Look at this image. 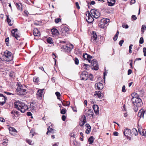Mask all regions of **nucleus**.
Listing matches in <instances>:
<instances>
[{"label": "nucleus", "mask_w": 146, "mask_h": 146, "mask_svg": "<svg viewBox=\"0 0 146 146\" xmlns=\"http://www.w3.org/2000/svg\"><path fill=\"white\" fill-rule=\"evenodd\" d=\"M15 108L20 111L22 113H24L27 109L24 104L19 101H16L14 104Z\"/></svg>", "instance_id": "nucleus-1"}, {"label": "nucleus", "mask_w": 146, "mask_h": 146, "mask_svg": "<svg viewBox=\"0 0 146 146\" xmlns=\"http://www.w3.org/2000/svg\"><path fill=\"white\" fill-rule=\"evenodd\" d=\"M132 95L131 101L133 104L134 105H136L137 107L141 106L143 105V102L141 100L139 97H137L136 93H135L134 97Z\"/></svg>", "instance_id": "nucleus-2"}, {"label": "nucleus", "mask_w": 146, "mask_h": 146, "mask_svg": "<svg viewBox=\"0 0 146 146\" xmlns=\"http://www.w3.org/2000/svg\"><path fill=\"white\" fill-rule=\"evenodd\" d=\"M17 87L16 89L17 94L19 95H24L27 93L26 88L23 87L21 85L18 84L17 85Z\"/></svg>", "instance_id": "nucleus-3"}, {"label": "nucleus", "mask_w": 146, "mask_h": 146, "mask_svg": "<svg viewBox=\"0 0 146 146\" xmlns=\"http://www.w3.org/2000/svg\"><path fill=\"white\" fill-rule=\"evenodd\" d=\"M74 47L73 45L70 44H67L66 45L63 46L62 48L66 52L70 51Z\"/></svg>", "instance_id": "nucleus-4"}, {"label": "nucleus", "mask_w": 146, "mask_h": 146, "mask_svg": "<svg viewBox=\"0 0 146 146\" xmlns=\"http://www.w3.org/2000/svg\"><path fill=\"white\" fill-rule=\"evenodd\" d=\"M4 56L6 58V60L7 61H11L13 59L11 53L7 50H6L4 52Z\"/></svg>", "instance_id": "nucleus-5"}, {"label": "nucleus", "mask_w": 146, "mask_h": 146, "mask_svg": "<svg viewBox=\"0 0 146 146\" xmlns=\"http://www.w3.org/2000/svg\"><path fill=\"white\" fill-rule=\"evenodd\" d=\"M60 31V34L62 36H65L68 34L69 29L66 27H61Z\"/></svg>", "instance_id": "nucleus-6"}, {"label": "nucleus", "mask_w": 146, "mask_h": 146, "mask_svg": "<svg viewBox=\"0 0 146 146\" xmlns=\"http://www.w3.org/2000/svg\"><path fill=\"white\" fill-rule=\"evenodd\" d=\"M91 67L92 69L95 70H97L98 69V65L96 60L95 59L92 60Z\"/></svg>", "instance_id": "nucleus-7"}, {"label": "nucleus", "mask_w": 146, "mask_h": 146, "mask_svg": "<svg viewBox=\"0 0 146 146\" xmlns=\"http://www.w3.org/2000/svg\"><path fill=\"white\" fill-rule=\"evenodd\" d=\"M80 77L81 78V80H87L88 78V72L85 71L82 72L80 75Z\"/></svg>", "instance_id": "nucleus-8"}, {"label": "nucleus", "mask_w": 146, "mask_h": 146, "mask_svg": "<svg viewBox=\"0 0 146 146\" xmlns=\"http://www.w3.org/2000/svg\"><path fill=\"white\" fill-rule=\"evenodd\" d=\"M90 12L94 17L96 19L98 18L100 16V13L95 9H92Z\"/></svg>", "instance_id": "nucleus-9"}, {"label": "nucleus", "mask_w": 146, "mask_h": 146, "mask_svg": "<svg viewBox=\"0 0 146 146\" xmlns=\"http://www.w3.org/2000/svg\"><path fill=\"white\" fill-rule=\"evenodd\" d=\"M7 98L3 94H0V105L3 106L6 102Z\"/></svg>", "instance_id": "nucleus-10"}, {"label": "nucleus", "mask_w": 146, "mask_h": 146, "mask_svg": "<svg viewBox=\"0 0 146 146\" xmlns=\"http://www.w3.org/2000/svg\"><path fill=\"white\" fill-rule=\"evenodd\" d=\"M86 19L88 23H91L94 21V19L89 13L86 14Z\"/></svg>", "instance_id": "nucleus-11"}, {"label": "nucleus", "mask_w": 146, "mask_h": 146, "mask_svg": "<svg viewBox=\"0 0 146 146\" xmlns=\"http://www.w3.org/2000/svg\"><path fill=\"white\" fill-rule=\"evenodd\" d=\"M83 57L85 59L88 60L89 63H90L91 59L94 58V56H91L90 55L85 53L83 54Z\"/></svg>", "instance_id": "nucleus-12"}, {"label": "nucleus", "mask_w": 146, "mask_h": 146, "mask_svg": "<svg viewBox=\"0 0 146 146\" xmlns=\"http://www.w3.org/2000/svg\"><path fill=\"white\" fill-rule=\"evenodd\" d=\"M17 31V29H13L11 32L12 36L15 37L17 40H19L20 36L16 33Z\"/></svg>", "instance_id": "nucleus-13"}, {"label": "nucleus", "mask_w": 146, "mask_h": 146, "mask_svg": "<svg viewBox=\"0 0 146 146\" xmlns=\"http://www.w3.org/2000/svg\"><path fill=\"white\" fill-rule=\"evenodd\" d=\"M43 90L44 89H39L37 92V97L39 100H41L42 98Z\"/></svg>", "instance_id": "nucleus-14"}, {"label": "nucleus", "mask_w": 146, "mask_h": 146, "mask_svg": "<svg viewBox=\"0 0 146 146\" xmlns=\"http://www.w3.org/2000/svg\"><path fill=\"white\" fill-rule=\"evenodd\" d=\"M97 36L95 32H93L92 36L91 39V41L94 43H96V40Z\"/></svg>", "instance_id": "nucleus-15"}, {"label": "nucleus", "mask_w": 146, "mask_h": 146, "mask_svg": "<svg viewBox=\"0 0 146 146\" xmlns=\"http://www.w3.org/2000/svg\"><path fill=\"white\" fill-rule=\"evenodd\" d=\"M123 133L126 137L129 135H131L132 134L130 129H125L123 131Z\"/></svg>", "instance_id": "nucleus-16"}, {"label": "nucleus", "mask_w": 146, "mask_h": 146, "mask_svg": "<svg viewBox=\"0 0 146 146\" xmlns=\"http://www.w3.org/2000/svg\"><path fill=\"white\" fill-rule=\"evenodd\" d=\"M51 32L53 37H56L58 35L59 32L58 30L56 29H53L51 30Z\"/></svg>", "instance_id": "nucleus-17"}, {"label": "nucleus", "mask_w": 146, "mask_h": 146, "mask_svg": "<svg viewBox=\"0 0 146 146\" xmlns=\"http://www.w3.org/2000/svg\"><path fill=\"white\" fill-rule=\"evenodd\" d=\"M95 87L98 90H102L104 88L103 85L101 83H96L95 85Z\"/></svg>", "instance_id": "nucleus-18"}, {"label": "nucleus", "mask_w": 146, "mask_h": 146, "mask_svg": "<svg viewBox=\"0 0 146 146\" xmlns=\"http://www.w3.org/2000/svg\"><path fill=\"white\" fill-rule=\"evenodd\" d=\"M34 35L35 36H39L40 35V32L36 28H34L33 31Z\"/></svg>", "instance_id": "nucleus-19"}, {"label": "nucleus", "mask_w": 146, "mask_h": 146, "mask_svg": "<svg viewBox=\"0 0 146 146\" xmlns=\"http://www.w3.org/2000/svg\"><path fill=\"white\" fill-rule=\"evenodd\" d=\"M36 105L35 103L32 102L30 104V108H31V111L32 110H36Z\"/></svg>", "instance_id": "nucleus-20"}, {"label": "nucleus", "mask_w": 146, "mask_h": 146, "mask_svg": "<svg viewBox=\"0 0 146 146\" xmlns=\"http://www.w3.org/2000/svg\"><path fill=\"white\" fill-rule=\"evenodd\" d=\"M115 0H108V5L110 6H112L115 4Z\"/></svg>", "instance_id": "nucleus-21"}, {"label": "nucleus", "mask_w": 146, "mask_h": 146, "mask_svg": "<svg viewBox=\"0 0 146 146\" xmlns=\"http://www.w3.org/2000/svg\"><path fill=\"white\" fill-rule=\"evenodd\" d=\"M145 112V111L143 110H140L138 113L137 114L138 116L140 117H142L143 118L144 114Z\"/></svg>", "instance_id": "nucleus-22"}, {"label": "nucleus", "mask_w": 146, "mask_h": 146, "mask_svg": "<svg viewBox=\"0 0 146 146\" xmlns=\"http://www.w3.org/2000/svg\"><path fill=\"white\" fill-rule=\"evenodd\" d=\"M93 108L94 110V112L96 114L99 113V107L96 105H94L93 106Z\"/></svg>", "instance_id": "nucleus-23"}, {"label": "nucleus", "mask_w": 146, "mask_h": 146, "mask_svg": "<svg viewBox=\"0 0 146 146\" xmlns=\"http://www.w3.org/2000/svg\"><path fill=\"white\" fill-rule=\"evenodd\" d=\"M106 24V23H104V20L102 19L98 25L100 28H102L104 27Z\"/></svg>", "instance_id": "nucleus-24"}, {"label": "nucleus", "mask_w": 146, "mask_h": 146, "mask_svg": "<svg viewBox=\"0 0 146 146\" xmlns=\"http://www.w3.org/2000/svg\"><path fill=\"white\" fill-rule=\"evenodd\" d=\"M94 113L92 110L91 109L89 110L86 113V115L87 117L89 116L90 115L92 116H93Z\"/></svg>", "instance_id": "nucleus-25"}, {"label": "nucleus", "mask_w": 146, "mask_h": 146, "mask_svg": "<svg viewBox=\"0 0 146 146\" xmlns=\"http://www.w3.org/2000/svg\"><path fill=\"white\" fill-rule=\"evenodd\" d=\"M16 6L17 9L19 10H21L22 9V5L20 3H17Z\"/></svg>", "instance_id": "nucleus-26"}, {"label": "nucleus", "mask_w": 146, "mask_h": 146, "mask_svg": "<svg viewBox=\"0 0 146 146\" xmlns=\"http://www.w3.org/2000/svg\"><path fill=\"white\" fill-rule=\"evenodd\" d=\"M35 134V132L34 129H31L29 133V136L32 137Z\"/></svg>", "instance_id": "nucleus-27"}, {"label": "nucleus", "mask_w": 146, "mask_h": 146, "mask_svg": "<svg viewBox=\"0 0 146 146\" xmlns=\"http://www.w3.org/2000/svg\"><path fill=\"white\" fill-rule=\"evenodd\" d=\"M94 137L93 136H90L88 139V141L89 142V144H92L94 141Z\"/></svg>", "instance_id": "nucleus-28"}, {"label": "nucleus", "mask_w": 146, "mask_h": 146, "mask_svg": "<svg viewBox=\"0 0 146 146\" xmlns=\"http://www.w3.org/2000/svg\"><path fill=\"white\" fill-rule=\"evenodd\" d=\"M61 101L62 103V105L64 106H68L70 105V102H63L61 100H60Z\"/></svg>", "instance_id": "nucleus-29"}, {"label": "nucleus", "mask_w": 146, "mask_h": 146, "mask_svg": "<svg viewBox=\"0 0 146 146\" xmlns=\"http://www.w3.org/2000/svg\"><path fill=\"white\" fill-rule=\"evenodd\" d=\"M80 121L85 122V123L86 121V118L85 115H84L82 116L80 119Z\"/></svg>", "instance_id": "nucleus-30"}, {"label": "nucleus", "mask_w": 146, "mask_h": 146, "mask_svg": "<svg viewBox=\"0 0 146 146\" xmlns=\"http://www.w3.org/2000/svg\"><path fill=\"white\" fill-rule=\"evenodd\" d=\"M10 133L11 132H17V130L14 128L11 127L9 128Z\"/></svg>", "instance_id": "nucleus-31"}, {"label": "nucleus", "mask_w": 146, "mask_h": 146, "mask_svg": "<svg viewBox=\"0 0 146 146\" xmlns=\"http://www.w3.org/2000/svg\"><path fill=\"white\" fill-rule=\"evenodd\" d=\"M48 129L49 130V133H54V131H56L54 129H53L52 128H50V126H49L48 128L47 129L48 130Z\"/></svg>", "instance_id": "nucleus-32"}, {"label": "nucleus", "mask_w": 146, "mask_h": 146, "mask_svg": "<svg viewBox=\"0 0 146 146\" xmlns=\"http://www.w3.org/2000/svg\"><path fill=\"white\" fill-rule=\"evenodd\" d=\"M132 131L133 132L135 136H136L138 135V133L137 129H136L134 128H133L132 129Z\"/></svg>", "instance_id": "nucleus-33"}, {"label": "nucleus", "mask_w": 146, "mask_h": 146, "mask_svg": "<svg viewBox=\"0 0 146 146\" xmlns=\"http://www.w3.org/2000/svg\"><path fill=\"white\" fill-rule=\"evenodd\" d=\"M55 94L57 97V99L58 100H60V98H59V97L61 96L60 93L59 92H55Z\"/></svg>", "instance_id": "nucleus-34"}, {"label": "nucleus", "mask_w": 146, "mask_h": 146, "mask_svg": "<svg viewBox=\"0 0 146 146\" xmlns=\"http://www.w3.org/2000/svg\"><path fill=\"white\" fill-rule=\"evenodd\" d=\"M7 21L10 26H11L12 25L13 23L11 22V20L8 17H7Z\"/></svg>", "instance_id": "nucleus-35"}, {"label": "nucleus", "mask_w": 146, "mask_h": 146, "mask_svg": "<svg viewBox=\"0 0 146 146\" xmlns=\"http://www.w3.org/2000/svg\"><path fill=\"white\" fill-rule=\"evenodd\" d=\"M146 25H143L142 26V27L141 29V31L143 33L144 32V30H146Z\"/></svg>", "instance_id": "nucleus-36"}, {"label": "nucleus", "mask_w": 146, "mask_h": 146, "mask_svg": "<svg viewBox=\"0 0 146 146\" xmlns=\"http://www.w3.org/2000/svg\"><path fill=\"white\" fill-rule=\"evenodd\" d=\"M47 40L48 43L50 44H51L52 43V39L50 37L48 38L47 39Z\"/></svg>", "instance_id": "nucleus-37"}, {"label": "nucleus", "mask_w": 146, "mask_h": 146, "mask_svg": "<svg viewBox=\"0 0 146 146\" xmlns=\"http://www.w3.org/2000/svg\"><path fill=\"white\" fill-rule=\"evenodd\" d=\"M66 110L65 109H62L61 111V113L63 114H65L66 112Z\"/></svg>", "instance_id": "nucleus-38"}, {"label": "nucleus", "mask_w": 146, "mask_h": 146, "mask_svg": "<svg viewBox=\"0 0 146 146\" xmlns=\"http://www.w3.org/2000/svg\"><path fill=\"white\" fill-rule=\"evenodd\" d=\"M142 135L146 137V130H142Z\"/></svg>", "instance_id": "nucleus-39"}, {"label": "nucleus", "mask_w": 146, "mask_h": 146, "mask_svg": "<svg viewBox=\"0 0 146 146\" xmlns=\"http://www.w3.org/2000/svg\"><path fill=\"white\" fill-rule=\"evenodd\" d=\"M75 63L76 65H78L79 64V60L77 58H75L74 59Z\"/></svg>", "instance_id": "nucleus-40"}, {"label": "nucleus", "mask_w": 146, "mask_h": 146, "mask_svg": "<svg viewBox=\"0 0 146 146\" xmlns=\"http://www.w3.org/2000/svg\"><path fill=\"white\" fill-rule=\"evenodd\" d=\"M144 42V40L143 38V37H141L140 38L139 41V43L140 44H143Z\"/></svg>", "instance_id": "nucleus-41"}, {"label": "nucleus", "mask_w": 146, "mask_h": 146, "mask_svg": "<svg viewBox=\"0 0 146 146\" xmlns=\"http://www.w3.org/2000/svg\"><path fill=\"white\" fill-rule=\"evenodd\" d=\"M28 144L31 145H33L34 143L31 140H28Z\"/></svg>", "instance_id": "nucleus-42"}, {"label": "nucleus", "mask_w": 146, "mask_h": 146, "mask_svg": "<svg viewBox=\"0 0 146 146\" xmlns=\"http://www.w3.org/2000/svg\"><path fill=\"white\" fill-rule=\"evenodd\" d=\"M4 93H5L6 94L8 95H12L14 96V95H15V94L14 93H11L9 92H5Z\"/></svg>", "instance_id": "nucleus-43"}, {"label": "nucleus", "mask_w": 146, "mask_h": 146, "mask_svg": "<svg viewBox=\"0 0 146 146\" xmlns=\"http://www.w3.org/2000/svg\"><path fill=\"white\" fill-rule=\"evenodd\" d=\"M38 80L39 78H38L35 77L33 78V80L34 82H38Z\"/></svg>", "instance_id": "nucleus-44"}, {"label": "nucleus", "mask_w": 146, "mask_h": 146, "mask_svg": "<svg viewBox=\"0 0 146 146\" xmlns=\"http://www.w3.org/2000/svg\"><path fill=\"white\" fill-rule=\"evenodd\" d=\"M61 20V19L59 18H57L55 19V22L56 23H57Z\"/></svg>", "instance_id": "nucleus-45"}, {"label": "nucleus", "mask_w": 146, "mask_h": 146, "mask_svg": "<svg viewBox=\"0 0 146 146\" xmlns=\"http://www.w3.org/2000/svg\"><path fill=\"white\" fill-rule=\"evenodd\" d=\"M85 124V122H83L80 121L79 122V125L81 127L83 125H84Z\"/></svg>", "instance_id": "nucleus-46"}, {"label": "nucleus", "mask_w": 146, "mask_h": 146, "mask_svg": "<svg viewBox=\"0 0 146 146\" xmlns=\"http://www.w3.org/2000/svg\"><path fill=\"white\" fill-rule=\"evenodd\" d=\"M103 19L104 20V23L107 24L110 21V19Z\"/></svg>", "instance_id": "nucleus-47"}, {"label": "nucleus", "mask_w": 146, "mask_h": 146, "mask_svg": "<svg viewBox=\"0 0 146 146\" xmlns=\"http://www.w3.org/2000/svg\"><path fill=\"white\" fill-rule=\"evenodd\" d=\"M122 27L123 28L127 29L129 27L127 25H125V24H123Z\"/></svg>", "instance_id": "nucleus-48"}, {"label": "nucleus", "mask_w": 146, "mask_h": 146, "mask_svg": "<svg viewBox=\"0 0 146 146\" xmlns=\"http://www.w3.org/2000/svg\"><path fill=\"white\" fill-rule=\"evenodd\" d=\"M125 86L124 85H123L122 87V92H125L126 91V90L125 89Z\"/></svg>", "instance_id": "nucleus-49"}, {"label": "nucleus", "mask_w": 146, "mask_h": 146, "mask_svg": "<svg viewBox=\"0 0 146 146\" xmlns=\"http://www.w3.org/2000/svg\"><path fill=\"white\" fill-rule=\"evenodd\" d=\"M28 92L29 93V94L32 95L33 94L34 91L32 89L29 90V91H28Z\"/></svg>", "instance_id": "nucleus-50"}, {"label": "nucleus", "mask_w": 146, "mask_h": 146, "mask_svg": "<svg viewBox=\"0 0 146 146\" xmlns=\"http://www.w3.org/2000/svg\"><path fill=\"white\" fill-rule=\"evenodd\" d=\"M95 4V2L94 1H92L91 3H88V7H89V5H94Z\"/></svg>", "instance_id": "nucleus-51"}, {"label": "nucleus", "mask_w": 146, "mask_h": 146, "mask_svg": "<svg viewBox=\"0 0 146 146\" xmlns=\"http://www.w3.org/2000/svg\"><path fill=\"white\" fill-rule=\"evenodd\" d=\"M132 20H136L137 19V17L135 15H133L131 17Z\"/></svg>", "instance_id": "nucleus-52"}, {"label": "nucleus", "mask_w": 146, "mask_h": 146, "mask_svg": "<svg viewBox=\"0 0 146 146\" xmlns=\"http://www.w3.org/2000/svg\"><path fill=\"white\" fill-rule=\"evenodd\" d=\"M123 42H124L123 40H121L119 42V44L120 46H122V44Z\"/></svg>", "instance_id": "nucleus-53"}, {"label": "nucleus", "mask_w": 146, "mask_h": 146, "mask_svg": "<svg viewBox=\"0 0 146 146\" xmlns=\"http://www.w3.org/2000/svg\"><path fill=\"white\" fill-rule=\"evenodd\" d=\"M15 75V73L13 72H11L9 76L11 77H13Z\"/></svg>", "instance_id": "nucleus-54"}, {"label": "nucleus", "mask_w": 146, "mask_h": 146, "mask_svg": "<svg viewBox=\"0 0 146 146\" xmlns=\"http://www.w3.org/2000/svg\"><path fill=\"white\" fill-rule=\"evenodd\" d=\"M85 126L87 128V129H91V127L89 124H86L85 125Z\"/></svg>", "instance_id": "nucleus-55"}, {"label": "nucleus", "mask_w": 146, "mask_h": 146, "mask_svg": "<svg viewBox=\"0 0 146 146\" xmlns=\"http://www.w3.org/2000/svg\"><path fill=\"white\" fill-rule=\"evenodd\" d=\"M91 131V129H87L86 130V133L87 134H88L90 133Z\"/></svg>", "instance_id": "nucleus-56"}, {"label": "nucleus", "mask_w": 146, "mask_h": 146, "mask_svg": "<svg viewBox=\"0 0 146 146\" xmlns=\"http://www.w3.org/2000/svg\"><path fill=\"white\" fill-rule=\"evenodd\" d=\"M59 43L62 44H66V40H64V41H62V40H59Z\"/></svg>", "instance_id": "nucleus-57"}, {"label": "nucleus", "mask_w": 146, "mask_h": 146, "mask_svg": "<svg viewBox=\"0 0 146 146\" xmlns=\"http://www.w3.org/2000/svg\"><path fill=\"white\" fill-rule=\"evenodd\" d=\"M76 5L77 8L78 9H80V7L79 6L78 3V2H76L75 3Z\"/></svg>", "instance_id": "nucleus-58"}, {"label": "nucleus", "mask_w": 146, "mask_h": 146, "mask_svg": "<svg viewBox=\"0 0 146 146\" xmlns=\"http://www.w3.org/2000/svg\"><path fill=\"white\" fill-rule=\"evenodd\" d=\"M89 78H90V79L91 80H92L93 79V75L91 74H90Z\"/></svg>", "instance_id": "nucleus-59"}, {"label": "nucleus", "mask_w": 146, "mask_h": 146, "mask_svg": "<svg viewBox=\"0 0 146 146\" xmlns=\"http://www.w3.org/2000/svg\"><path fill=\"white\" fill-rule=\"evenodd\" d=\"M23 15L27 16V11L25 10L24 11Z\"/></svg>", "instance_id": "nucleus-60"}, {"label": "nucleus", "mask_w": 146, "mask_h": 146, "mask_svg": "<svg viewBox=\"0 0 146 146\" xmlns=\"http://www.w3.org/2000/svg\"><path fill=\"white\" fill-rule=\"evenodd\" d=\"M132 72V70L131 69H129L128 70L127 74L128 75L130 74Z\"/></svg>", "instance_id": "nucleus-61"}, {"label": "nucleus", "mask_w": 146, "mask_h": 146, "mask_svg": "<svg viewBox=\"0 0 146 146\" xmlns=\"http://www.w3.org/2000/svg\"><path fill=\"white\" fill-rule=\"evenodd\" d=\"M0 121L2 122H4L5 121V120L3 118L0 117Z\"/></svg>", "instance_id": "nucleus-62"}, {"label": "nucleus", "mask_w": 146, "mask_h": 146, "mask_svg": "<svg viewBox=\"0 0 146 146\" xmlns=\"http://www.w3.org/2000/svg\"><path fill=\"white\" fill-rule=\"evenodd\" d=\"M62 119L63 121H65L66 119V117L64 115L62 116Z\"/></svg>", "instance_id": "nucleus-63"}, {"label": "nucleus", "mask_w": 146, "mask_h": 146, "mask_svg": "<svg viewBox=\"0 0 146 146\" xmlns=\"http://www.w3.org/2000/svg\"><path fill=\"white\" fill-rule=\"evenodd\" d=\"M118 36H116V35H115L113 37V38L114 41H115L117 40Z\"/></svg>", "instance_id": "nucleus-64"}]
</instances>
